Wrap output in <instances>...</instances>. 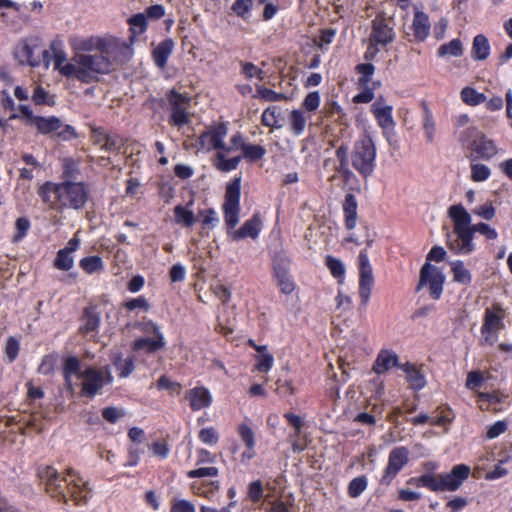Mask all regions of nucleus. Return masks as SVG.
<instances>
[{
    "label": "nucleus",
    "mask_w": 512,
    "mask_h": 512,
    "mask_svg": "<svg viewBox=\"0 0 512 512\" xmlns=\"http://www.w3.org/2000/svg\"><path fill=\"white\" fill-rule=\"evenodd\" d=\"M35 475L44 492L59 504L68 505L71 500L74 505L81 506L86 505L91 498L89 482L71 467L59 473L53 465L39 464Z\"/></svg>",
    "instance_id": "obj_1"
},
{
    "label": "nucleus",
    "mask_w": 512,
    "mask_h": 512,
    "mask_svg": "<svg viewBox=\"0 0 512 512\" xmlns=\"http://www.w3.org/2000/svg\"><path fill=\"white\" fill-rule=\"evenodd\" d=\"M42 204L49 210H81L90 197V185L84 181H45L37 189Z\"/></svg>",
    "instance_id": "obj_2"
},
{
    "label": "nucleus",
    "mask_w": 512,
    "mask_h": 512,
    "mask_svg": "<svg viewBox=\"0 0 512 512\" xmlns=\"http://www.w3.org/2000/svg\"><path fill=\"white\" fill-rule=\"evenodd\" d=\"M241 175L232 178L226 185L222 212L227 233L233 241H239L250 237L257 239L262 227L263 221L261 214L255 212L251 218L246 220L242 226L235 230L240 218V198H241Z\"/></svg>",
    "instance_id": "obj_3"
},
{
    "label": "nucleus",
    "mask_w": 512,
    "mask_h": 512,
    "mask_svg": "<svg viewBox=\"0 0 512 512\" xmlns=\"http://www.w3.org/2000/svg\"><path fill=\"white\" fill-rule=\"evenodd\" d=\"M423 467L426 473L411 478L408 483H414L417 487H423L435 493L456 492L471 474V468L463 463L454 465L450 472L440 474L433 473L438 468L437 462L427 461L423 463Z\"/></svg>",
    "instance_id": "obj_4"
},
{
    "label": "nucleus",
    "mask_w": 512,
    "mask_h": 512,
    "mask_svg": "<svg viewBox=\"0 0 512 512\" xmlns=\"http://www.w3.org/2000/svg\"><path fill=\"white\" fill-rule=\"evenodd\" d=\"M62 376L66 391L74 394L75 385L73 376L82 378L80 395L92 399L99 394L106 385L104 371L93 366L81 370L82 364L78 357L67 356L63 358Z\"/></svg>",
    "instance_id": "obj_5"
},
{
    "label": "nucleus",
    "mask_w": 512,
    "mask_h": 512,
    "mask_svg": "<svg viewBox=\"0 0 512 512\" xmlns=\"http://www.w3.org/2000/svg\"><path fill=\"white\" fill-rule=\"evenodd\" d=\"M448 216L453 223L452 231L447 234L446 245L455 255H470L476 250L472 217L462 204L449 207Z\"/></svg>",
    "instance_id": "obj_6"
},
{
    "label": "nucleus",
    "mask_w": 512,
    "mask_h": 512,
    "mask_svg": "<svg viewBox=\"0 0 512 512\" xmlns=\"http://www.w3.org/2000/svg\"><path fill=\"white\" fill-rule=\"evenodd\" d=\"M75 62V74L73 79L84 84H91L99 80V75L110 73L111 60L104 55L75 54L72 58Z\"/></svg>",
    "instance_id": "obj_7"
},
{
    "label": "nucleus",
    "mask_w": 512,
    "mask_h": 512,
    "mask_svg": "<svg viewBox=\"0 0 512 512\" xmlns=\"http://www.w3.org/2000/svg\"><path fill=\"white\" fill-rule=\"evenodd\" d=\"M458 140L464 149L471 151V155L468 156L470 160H489L498 152L494 141L488 139L482 131L474 126L462 130Z\"/></svg>",
    "instance_id": "obj_8"
},
{
    "label": "nucleus",
    "mask_w": 512,
    "mask_h": 512,
    "mask_svg": "<svg viewBox=\"0 0 512 512\" xmlns=\"http://www.w3.org/2000/svg\"><path fill=\"white\" fill-rule=\"evenodd\" d=\"M376 154V146L370 135H363L354 143L351 153L352 166L363 178L373 174Z\"/></svg>",
    "instance_id": "obj_9"
},
{
    "label": "nucleus",
    "mask_w": 512,
    "mask_h": 512,
    "mask_svg": "<svg viewBox=\"0 0 512 512\" xmlns=\"http://www.w3.org/2000/svg\"><path fill=\"white\" fill-rule=\"evenodd\" d=\"M506 311L499 303H494L484 311L483 322L480 329L481 345L493 346L501 330L505 328Z\"/></svg>",
    "instance_id": "obj_10"
},
{
    "label": "nucleus",
    "mask_w": 512,
    "mask_h": 512,
    "mask_svg": "<svg viewBox=\"0 0 512 512\" xmlns=\"http://www.w3.org/2000/svg\"><path fill=\"white\" fill-rule=\"evenodd\" d=\"M291 262V259L283 249L275 251L271 256L272 277L279 291L284 295L292 294L297 288L294 278L290 273Z\"/></svg>",
    "instance_id": "obj_11"
},
{
    "label": "nucleus",
    "mask_w": 512,
    "mask_h": 512,
    "mask_svg": "<svg viewBox=\"0 0 512 512\" xmlns=\"http://www.w3.org/2000/svg\"><path fill=\"white\" fill-rule=\"evenodd\" d=\"M43 64L48 67L51 59L54 62V69L57 70L62 76L70 79L75 74V62H66L67 56L63 48V41L59 38L53 39L50 42L49 49H42Z\"/></svg>",
    "instance_id": "obj_12"
},
{
    "label": "nucleus",
    "mask_w": 512,
    "mask_h": 512,
    "mask_svg": "<svg viewBox=\"0 0 512 512\" xmlns=\"http://www.w3.org/2000/svg\"><path fill=\"white\" fill-rule=\"evenodd\" d=\"M355 72L359 74L357 85L361 90L352 101L355 104L370 103L374 97V91L381 86V82L372 81L375 66L371 63H360L355 66Z\"/></svg>",
    "instance_id": "obj_13"
},
{
    "label": "nucleus",
    "mask_w": 512,
    "mask_h": 512,
    "mask_svg": "<svg viewBox=\"0 0 512 512\" xmlns=\"http://www.w3.org/2000/svg\"><path fill=\"white\" fill-rule=\"evenodd\" d=\"M166 99L171 111L168 123L178 129L189 124L191 121L188 111L191 101L190 97L175 89H171L166 93Z\"/></svg>",
    "instance_id": "obj_14"
},
{
    "label": "nucleus",
    "mask_w": 512,
    "mask_h": 512,
    "mask_svg": "<svg viewBox=\"0 0 512 512\" xmlns=\"http://www.w3.org/2000/svg\"><path fill=\"white\" fill-rule=\"evenodd\" d=\"M410 461V451L405 446L394 447L388 455L387 464L385 465L379 484L389 487L397 475L403 470Z\"/></svg>",
    "instance_id": "obj_15"
},
{
    "label": "nucleus",
    "mask_w": 512,
    "mask_h": 512,
    "mask_svg": "<svg viewBox=\"0 0 512 512\" xmlns=\"http://www.w3.org/2000/svg\"><path fill=\"white\" fill-rule=\"evenodd\" d=\"M445 275L442 270L430 263H425L420 269L419 282L416 291L424 286L428 287L429 295L434 300H439L443 294Z\"/></svg>",
    "instance_id": "obj_16"
},
{
    "label": "nucleus",
    "mask_w": 512,
    "mask_h": 512,
    "mask_svg": "<svg viewBox=\"0 0 512 512\" xmlns=\"http://www.w3.org/2000/svg\"><path fill=\"white\" fill-rule=\"evenodd\" d=\"M359 261V297L362 306L369 302L371 291L374 285L373 269L369 261L367 248L360 251Z\"/></svg>",
    "instance_id": "obj_17"
},
{
    "label": "nucleus",
    "mask_w": 512,
    "mask_h": 512,
    "mask_svg": "<svg viewBox=\"0 0 512 512\" xmlns=\"http://www.w3.org/2000/svg\"><path fill=\"white\" fill-rule=\"evenodd\" d=\"M40 46L39 37L25 39L15 47L14 56L21 65L38 67L43 63Z\"/></svg>",
    "instance_id": "obj_18"
},
{
    "label": "nucleus",
    "mask_w": 512,
    "mask_h": 512,
    "mask_svg": "<svg viewBox=\"0 0 512 512\" xmlns=\"http://www.w3.org/2000/svg\"><path fill=\"white\" fill-rule=\"evenodd\" d=\"M227 131L228 129L225 123H220L211 127L209 130L204 131L199 135L197 140L198 147L207 151L217 149L230 152L231 148H227L224 143Z\"/></svg>",
    "instance_id": "obj_19"
},
{
    "label": "nucleus",
    "mask_w": 512,
    "mask_h": 512,
    "mask_svg": "<svg viewBox=\"0 0 512 512\" xmlns=\"http://www.w3.org/2000/svg\"><path fill=\"white\" fill-rule=\"evenodd\" d=\"M393 107L384 104V98L381 96L371 105V113L377 121V124L384 130L383 134L390 141L389 130H393L395 122L393 119Z\"/></svg>",
    "instance_id": "obj_20"
},
{
    "label": "nucleus",
    "mask_w": 512,
    "mask_h": 512,
    "mask_svg": "<svg viewBox=\"0 0 512 512\" xmlns=\"http://www.w3.org/2000/svg\"><path fill=\"white\" fill-rule=\"evenodd\" d=\"M185 399L192 411H199L211 406L213 398L205 386H196L186 391Z\"/></svg>",
    "instance_id": "obj_21"
},
{
    "label": "nucleus",
    "mask_w": 512,
    "mask_h": 512,
    "mask_svg": "<svg viewBox=\"0 0 512 512\" xmlns=\"http://www.w3.org/2000/svg\"><path fill=\"white\" fill-rule=\"evenodd\" d=\"M410 29L413 35V39L410 40L411 42H424L428 38L431 30L428 14L420 10H415Z\"/></svg>",
    "instance_id": "obj_22"
},
{
    "label": "nucleus",
    "mask_w": 512,
    "mask_h": 512,
    "mask_svg": "<svg viewBox=\"0 0 512 512\" xmlns=\"http://www.w3.org/2000/svg\"><path fill=\"white\" fill-rule=\"evenodd\" d=\"M395 33L385 18H376L372 24L370 41L372 44L386 46L393 42Z\"/></svg>",
    "instance_id": "obj_23"
},
{
    "label": "nucleus",
    "mask_w": 512,
    "mask_h": 512,
    "mask_svg": "<svg viewBox=\"0 0 512 512\" xmlns=\"http://www.w3.org/2000/svg\"><path fill=\"white\" fill-rule=\"evenodd\" d=\"M80 321V334L89 335L90 333L97 332L101 323V317L100 313L97 310V306L89 305L85 307L80 318Z\"/></svg>",
    "instance_id": "obj_24"
},
{
    "label": "nucleus",
    "mask_w": 512,
    "mask_h": 512,
    "mask_svg": "<svg viewBox=\"0 0 512 512\" xmlns=\"http://www.w3.org/2000/svg\"><path fill=\"white\" fill-rule=\"evenodd\" d=\"M96 49L100 52L98 55L107 56L110 60L118 59V54L129 52L130 47L125 42H119L115 39L99 38L96 43Z\"/></svg>",
    "instance_id": "obj_25"
},
{
    "label": "nucleus",
    "mask_w": 512,
    "mask_h": 512,
    "mask_svg": "<svg viewBox=\"0 0 512 512\" xmlns=\"http://www.w3.org/2000/svg\"><path fill=\"white\" fill-rule=\"evenodd\" d=\"M165 338L163 334L158 337H139L136 338L131 345L134 352H143L145 354H154L165 347Z\"/></svg>",
    "instance_id": "obj_26"
},
{
    "label": "nucleus",
    "mask_w": 512,
    "mask_h": 512,
    "mask_svg": "<svg viewBox=\"0 0 512 512\" xmlns=\"http://www.w3.org/2000/svg\"><path fill=\"white\" fill-rule=\"evenodd\" d=\"M400 369L406 374V380L413 391H420L426 386L425 375L416 364L406 362Z\"/></svg>",
    "instance_id": "obj_27"
},
{
    "label": "nucleus",
    "mask_w": 512,
    "mask_h": 512,
    "mask_svg": "<svg viewBox=\"0 0 512 512\" xmlns=\"http://www.w3.org/2000/svg\"><path fill=\"white\" fill-rule=\"evenodd\" d=\"M401 365L398 355L395 352L383 349L378 353L372 369L376 374H383L392 367L400 369Z\"/></svg>",
    "instance_id": "obj_28"
},
{
    "label": "nucleus",
    "mask_w": 512,
    "mask_h": 512,
    "mask_svg": "<svg viewBox=\"0 0 512 512\" xmlns=\"http://www.w3.org/2000/svg\"><path fill=\"white\" fill-rule=\"evenodd\" d=\"M174 41L172 38H166L162 40L153 50H152V59L154 64L160 68L164 69L167 65L168 59L173 52L174 49Z\"/></svg>",
    "instance_id": "obj_29"
},
{
    "label": "nucleus",
    "mask_w": 512,
    "mask_h": 512,
    "mask_svg": "<svg viewBox=\"0 0 512 512\" xmlns=\"http://www.w3.org/2000/svg\"><path fill=\"white\" fill-rule=\"evenodd\" d=\"M344 225L347 230H353L357 224L358 203L354 194L347 193L342 205Z\"/></svg>",
    "instance_id": "obj_30"
},
{
    "label": "nucleus",
    "mask_w": 512,
    "mask_h": 512,
    "mask_svg": "<svg viewBox=\"0 0 512 512\" xmlns=\"http://www.w3.org/2000/svg\"><path fill=\"white\" fill-rule=\"evenodd\" d=\"M420 106L422 108V128L423 132L426 138V141L428 143H433L435 139L436 134V123L435 119L432 113V110L430 109L428 103L425 100H422L420 103Z\"/></svg>",
    "instance_id": "obj_31"
},
{
    "label": "nucleus",
    "mask_w": 512,
    "mask_h": 512,
    "mask_svg": "<svg viewBox=\"0 0 512 512\" xmlns=\"http://www.w3.org/2000/svg\"><path fill=\"white\" fill-rule=\"evenodd\" d=\"M452 273V281L462 286H470L473 280L472 273L466 268L462 260H454L449 263Z\"/></svg>",
    "instance_id": "obj_32"
},
{
    "label": "nucleus",
    "mask_w": 512,
    "mask_h": 512,
    "mask_svg": "<svg viewBox=\"0 0 512 512\" xmlns=\"http://www.w3.org/2000/svg\"><path fill=\"white\" fill-rule=\"evenodd\" d=\"M491 53V46L488 38L484 34H477L473 38L471 47V57L475 61L486 60Z\"/></svg>",
    "instance_id": "obj_33"
},
{
    "label": "nucleus",
    "mask_w": 512,
    "mask_h": 512,
    "mask_svg": "<svg viewBox=\"0 0 512 512\" xmlns=\"http://www.w3.org/2000/svg\"><path fill=\"white\" fill-rule=\"evenodd\" d=\"M31 126H34L38 133L47 135L58 131L62 127V122L56 116H37Z\"/></svg>",
    "instance_id": "obj_34"
},
{
    "label": "nucleus",
    "mask_w": 512,
    "mask_h": 512,
    "mask_svg": "<svg viewBox=\"0 0 512 512\" xmlns=\"http://www.w3.org/2000/svg\"><path fill=\"white\" fill-rule=\"evenodd\" d=\"M220 489V482L218 480L193 482L191 484L192 492L206 499H212Z\"/></svg>",
    "instance_id": "obj_35"
},
{
    "label": "nucleus",
    "mask_w": 512,
    "mask_h": 512,
    "mask_svg": "<svg viewBox=\"0 0 512 512\" xmlns=\"http://www.w3.org/2000/svg\"><path fill=\"white\" fill-rule=\"evenodd\" d=\"M112 363L120 378H127L135 369V359L133 356L123 358V355L119 353L112 359Z\"/></svg>",
    "instance_id": "obj_36"
},
{
    "label": "nucleus",
    "mask_w": 512,
    "mask_h": 512,
    "mask_svg": "<svg viewBox=\"0 0 512 512\" xmlns=\"http://www.w3.org/2000/svg\"><path fill=\"white\" fill-rule=\"evenodd\" d=\"M230 9L235 16L247 22L251 18L253 2L252 0H234Z\"/></svg>",
    "instance_id": "obj_37"
},
{
    "label": "nucleus",
    "mask_w": 512,
    "mask_h": 512,
    "mask_svg": "<svg viewBox=\"0 0 512 512\" xmlns=\"http://www.w3.org/2000/svg\"><path fill=\"white\" fill-rule=\"evenodd\" d=\"M306 122L307 120L302 110L294 109L290 112V130L294 135L300 136L301 134H303L306 127Z\"/></svg>",
    "instance_id": "obj_38"
},
{
    "label": "nucleus",
    "mask_w": 512,
    "mask_h": 512,
    "mask_svg": "<svg viewBox=\"0 0 512 512\" xmlns=\"http://www.w3.org/2000/svg\"><path fill=\"white\" fill-rule=\"evenodd\" d=\"M437 55L439 57L453 56L460 57L463 55V45L459 38L452 39L448 43L442 44L437 49Z\"/></svg>",
    "instance_id": "obj_39"
},
{
    "label": "nucleus",
    "mask_w": 512,
    "mask_h": 512,
    "mask_svg": "<svg viewBox=\"0 0 512 512\" xmlns=\"http://www.w3.org/2000/svg\"><path fill=\"white\" fill-rule=\"evenodd\" d=\"M129 29L132 33V36L130 37L131 42H133L134 37L136 35L143 34L148 27L146 15L143 13H137L132 15L128 19Z\"/></svg>",
    "instance_id": "obj_40"
},
{
    "label": "nucleus",
    "mask_w": 512,
    "mask_h": 512,
    "mask_svg": "<svg viewBox=\"0 0 512 512\" xmlns=\"http://www.w3.org/2000/svg\"><path fill=\"white\" fill-rule=\"evenodd\" d=\"M256 92L257 93L253 95L254 98H259L267 102L287 101L289 99L284 93L276 92L262 85H256Z\"/></svg>",
    "instance_id": "obj_41"
},
{
    "label": "nucleus",
    "mask_w": 512,
    "mask_h": 512,
    "mask_svg": "<svg viewBox=\"0 0 512 512\" xmlns=\"http://www.w3.org/2000/svg\"><path fill=\"white\" fill-rule=\"evenodd\" d=\"M80 268L87 274L91 275L102 271L104 268L103 260L100 256H86L79 261Z\"/></svg>",
    "instance_id": "obj_42"
},
{
    "label": "nucleus",
    "mask_w": 512,
    "mask_h": 512,
    "mask_svg": "<svg viewBox=\"0 0 512 512\" xmlns=\"http://www.w3.org/2000/svg\"><path fill=\"white\" fill-rule=\"evenodd\" d=\"M477 401L482 411H489L492 406L501 403V397L498 391L479 392L477 394Z\"/></svg>",
    "instance_id": "obj_43"
},
{
    "label": "nucleus",
    "mask_w": 512,
    "mask_h": 512,
    "mask_svg": "<svg viewBox=\"0 0 512 512\" xmlns=\"http://www.w3.org/2000/svg\"><path fill=\"white\" fill-rule=\"evenodd\" d=\"M325 265L329 269L331 275L342 283L345 278L346 269L343 262L331 255L326 256Z\"/></svg>",
    "instance_id": "obj_44"
},
{
    "label": "nucleus",
    "mask_w": 512,
    "mask_h": 512,
    "mask_svg": "<svg viewBox=\"0 0 512 512\" xmlns=\"http://www.w3.org/2000/svg\"><path fill=\"white\" fill-rule=\"evenodd\" d=\"M174 218L177 224L184 227H192L195 223L194 213L182 205H177L174 208Z\"/></svg>",
    "instance_id": "obj_45"
},
{
    "label": "nucleus",
    "mask_w": 512,
    "mask_h": 512,
    "mask_svg": "<svg viewBox=\"0 0 512 512\" xmlns=\"http://www.w3.org/2000/svg\"><path fill=\"white\" fill-rule=\"evenodd\" d=\"M281 117V110L278 106H269L266 108L261 116V122L264 126L270 128H280L278 119Z\"/></svg>",
    "instance_id": "obj_46"
},
{
    "label": "nucleus",
    "mask_w": 512,
    "mask_h": 512,
    "mask_svg": "<svg viewBox=\"0 0 512 512\" xmlns=\"http://www.w3.org/2000/svg\"><path fill=\"white\" fill-rule=\"evenodd\" d=\"M32 101L37 106H54L55 105V97L54 95L49 94V92L44 89L41 85H36L33 94Z\"/></svg>",
    "instance_id": "obj_47"
},
{
    "label": "nucleus",
    "mask_w": 512,
    "mask_h": 512,
    "mask_svg": "<svg viewBox=\"0 0 512 512\" xmlns=\"http://www.w3.org/2000/svg\"><path fill=\"white\" fill-rule=\"evenodd\" d=\"M241 159H242L241 156L226 158L223 153L218 152L216 155L215 167L219 171L230 172V171L237 169Z\"/></svg>",
    "instance_id": "obj_48"
},
{
    "label": "nucleus",
    "mask_w": 512,
    "mask_h": 512,
    "mask_svg": "<svg viewBox=\"0 0 512 512\" xmlns=\"http://www.w3.org/2000/svg\"><path fill=\"white\" fill-rule=\"evenodd\" d=\"M80 174L79 163L72 159L66 158L62 163V179L63 181H75Z\"/></svg>",
    "instance_id": "obj_49"
},
{
    "label": "nucleus",
    "mask_w": 512,
    "mask_h": 512,
    "mask_svg": "<svg viewBox=\"0 0 512 512\" xmlns=\"http://www.w3.org/2000/svg\"><path fill=\"white\" fill-rule=\"evenodd\" d=\"M241 151L243 153L241 157L246 159L248 162L259 161L266 154V149L264 146L249 143L245 145Z\"/></svg>",
    "instance_id": "obj_50"
},
{
    "label": "nucleus",
    "mask_w": 512,
    "mask_h": 512,
    "mask_svg": "<svg viewBox=\"0 0 512 512\" xmlns=\"http://www.w3.org/2000/svg\"><path fill=\"white\" fill-rule=\"evenodd\" d=\"M460 94L462 101L471 106H476L486 101V96L483 93L477 92L472 87H464Z\"/></svg>",
    "instance_id": "obj_51"
},
{
    "label": "nucleus",
    "mask_w": 512,
    "mask_h": 512,
    "mask_svg": "<svg viewBox=\"0 0 512 512\" xmlns=\"http://www.w3.org/2000/svg\"><path fill=\"white\" fill-rule=\"evenodd\" d=\"M158 390H167L170 395H180L182 392V384L171 380L167 375H162L156 383Z\"/></svg>",
    "instance_id": "obj_52"
},
{
    "label": "nucleus",
    "mask_w": 512,
    "mask_h": 512,
    "mask_svg": "<svg viewBox=\"0 0 512 512\" xmlns=\"http://www.w3.org/2000/svg\"><path fill=\"white\" fill-rule=\"evenodd\" d=\"M368 480L365 475L353 478L347 488V493L351 498L359 497L367 488Z\"/></svg>",
    "instance_id": "obj_53"
},
{
    "label": "nucleus",
    "mask_w": 512,
    "mask_h": 512,
    "mask_svg": "<svg viewBox=\"0 0 512 512\" xmlns=\"http://www.w3.org/2000/svg\"><path fill=\"white\" fill-rule=\"evenodd\" d=\"M53 266L61 271H69L74 266V257L72 254L60 249L53 261Z\"/></svg>",
    "instance_id": "obj_54"
},
{
    "label": "nucleus",
    "mask_w": 512,
    "mask_h": 512,
    "mask_svg": "<svg viewBox=\"0 0 512 512\" xmlns=\"http://www.w3.org/2000/svg\"><path fill=\"white\" fill-rule=\"evenodd\" d=\"M238 434L246 446V449L252 451L255 447V434L251 427L246 423L239 424L237 428Z\"/></svg>",
    "instance_id": "obj_55"
},
{
    "label": "nucleus",
    "mask_w": 512,
    "mask_h": 512,
    "mask_svg": "<svg viewBox=\"0 0 512 512\" xmlns=\"http://www.w3.org/2000/svg\"><path fill=\"white\" fill-rule=\"evenodd\" d=\"M470 169H471V180L473 182L486 181L491 175L490 168L485 164L471 163Z\"/></svg>",
    "instance_id": "obj_56"
},
{
    "label": "nucleus",
    "mask_w": 512,
    "mask_h": 512,
    "mask_svg": "<svg viewBox=\"0 0 512 512\" xmlns=\"http://www.w3.org/2000/svg\"><path fill=\"white\" fill-rule=\"evenodd\" d=\"M31 227L30 220L27 217H19L15 221V233L12 241L14 243L20 242L28 233Z\"/></svg>",
    "instance_id": "obj_57"
},
{
    "label": "nucleus",
    "mask_w": 512,
    "mask_h": 512,
    "mask_svg": "<svg viewBox=\"0 0 512 512\" xmlns=\"http://www.w3.org/2000/svg\"><path fill=\"white\" fill-rule=\"evenodd\" d=\"M20 351V344L19 341L13 337L10 336L6 340V344L4 347V353L7 358L8 363H13L16 358L18 357Z\"/></svg>",
    "instance_id": "obj_58"
},
{
    "label": "nucleus",
    "mask_w": 512,
    "mask_h": 512,
    "mask_svg": "<svg viewBox=\"0 0 512 512\" xmlns=\"http://www.w3.org/2000/svg\"><path fill=\"white\" fill-rule=\"evenodd\" d=\"M202 227L204 229H213L219 222L216 211L213 208H207L199 211Z\"/></svg>",
    "instance_id": "obj_59"
},
{
    "label": "nucleus",
    "mask_w": 512,
    "mask_h": 512,
    "mask_svg": "<svg viewBox=\"0 0 512 512\" xmlns=\"http://www.w3.org/2000/svg\"><path fill=\"white\" fill-rule=\"evenodd\" d=\"M274 364L273 355L270 353H262L256 357L255 370L260 373H267L271 370Z\"/></svg>",
    "instance_id": "obj_60"
},
{
    "label": "nucleus",
    "mask_w": 512,
    "mask_h": 512,
    "mask_svg": "<svg viewBox=\"0 0 512 512\" xmlns=\"http://www.w3.org/2000/svg\"><path fill=\"white\" fill-rule=\"evenodd\" d=\"M508 430V422L505 420H498L490 425L486 431L485 439L492 440L499 437L501 434Z\"/></svg>",
    "instance_id": "obj_61"
},
{
    "label": "nucleus",
    "mask_w": 512,
    "mask_h": 512,
    "mask_svg": "<svg viewBox=\"0 0 512 512\" xmlns=\"http://www.w3.org/2000/svg\"><path fill=\"white\" fill-rule=\"evenodd\" d=\"M170 512H196V508L189 500L173 498L170 501Z\"/></svg>",
    "instance_id": "obj_62"
},
{
    "label": "nucleus",
    "mask_w": 512,
    "mask_h": 512,
    "mask_svg": "<svg viewBox=\"0 0 512 512\" xmlns=\"http://www.w3.org/2000/svg\"><path fill=\"white\" fill-rule=\"evenodd\" d=\"M263 493L264 488L261 480L252 481L248 485L247 497L251 502L258 503L262 499Z\"/></svg>",
    "instance_id": "obj_63"
},
{
    "label": "nucleus",
    "mask_w": 512,
    "mask_h": 512,
    "mask_svg": "<svg viewBox=\"0 0 512 512\" xmlns=\"http://www.w3.org/2000/svg\"><path fill=\"white\" fill-rule=\"evenodd\" d=\"M321 98L318 91L309 92L303 102L302 108L308 112L316 111L320 106Z\"/></svg>",
    "instance_id": "obj_64"
}]
</instances>
